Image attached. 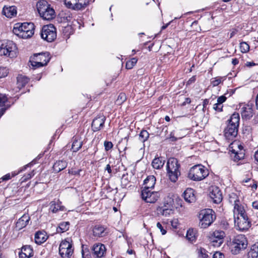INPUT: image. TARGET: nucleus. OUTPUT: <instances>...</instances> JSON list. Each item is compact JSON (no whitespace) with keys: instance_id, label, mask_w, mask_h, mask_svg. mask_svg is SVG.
<instances>
[{"instance_id":"4","label":"nucleus","mask_w":258,"mask_h":258,"mask_svg":"<svg viewBox=\"0 0 258 258\" xmlns=\"http://www.w3.org/2000/svg\"><path fill=\"white\" fill-rule=\"evenodd\" d=\"M209 175L208 170L205 166L196 165L192 166L189 170L188 177L193 181H201Z\"/></svg>"},{"instance_id":"20","label":"nucleus","mask_w":258,"mask_h":258,"mask_svg":"<svg viewBox=\"0 0 258 258\" xmlns=\"http://www.w3.org/2000/svg\"><path fill=\"white\" fill-rule=\"evenodd\" d=\"M183 195L184 199L186 202L189 203L195 202L196 197L195 195V191L192 188H186L184 191Z\"/></svg>"},{"instance_id":"40","label":"nucleus","mask_w":258,"mask_h":258,"mask_svg":"<svg viewBox=\"0 0 258 258\" xmlns=\"http://www.w3.org/2000/svg\"><path fill=\"white\" fill-rule=\"evenodd\" d=\"M149 137V134L146 130H142L139 134V139L143 143L147 140Z\"/></svg>"},{"instance_id":"10","label":"nucleus","mask_w":258,"mask_h":258,"mask_svg":"<svg viewBox=\"0 0 258 258\" xmlns=\"http://www.w3.org/2000/svg\"><path fill=\"white\" fill-rule=\"evenodd\" d=\"M74 248L73 241L71 238L62 240L59 246V253L62 258H70L73 254Z\"/></svg>"},{"instance_id":"29","label":"nucleus","mask_w":258,"mask_h":258,"mask_svg":"<svg viewBox=\"0 0 258 258\" xmlns=\"http://www.w3.org/2000/svg\"><path fill=\"white\" fill-rule=\"evenodd\" d=\"M29 79L26 76L19 75L17 78V88L20 90L29 82Z\"/></svg>"},{"instance_id":"45","label":"nucleus","mask_w":258,"mask_h":258,"mask_svg":"<svg viewBox=\"0 0 258 258\" xmlns=\"http://www.w3.org/2000/svg\"><path fill=\"white\" fill-rule=\"evenodd\" d=\"M240 49L242 53H246L249 50V46L245 42H242L240 43Z\"/></svg>"},{"instance_id":"39","label":"nucleus","mask_w":258,"mask_h":258,"mask_svg":"<svg viewBox=\"0 0 258 258\" xmlns=\"http://www.w3.org/2000/svg\"><path fill=\"white\" fill-rule=\"evenodd\" d=\"M178 132V131H176L172 132L170 133V138L173 139L172 141L181 139L182 138L185 136V133L180 134H179V133Z\"/></svg>"},{"instance_id":"51","label":"nucleus","mask_w":258,"mask_h":258,"mask_svg":"<svg viewBox=\"0 0 258 258\" xmlns=\"http://www.w3.org/2000/svg\"><path fill=\"white\" fill-rule=\"evenodd\" d=\"M104 146L105 147V150L106 151H109V150L111 149L113 147V144L111 142L109 141H105L104 143Z\"/></svg>"},{"instance_id":"32","label":"nucleus","mask_w":258,"mask_h":258,"mask_svg":"<svg viewBox=\"0 0 258 258\" xmlns=\"http://www.w3.org/2000/svg\"><path fill=\"white\" fill-rule=\"evenodd\" d=\"M68 165V163L66 161L59 160L56 161L53 166V169L56 172H59L65 169Z\"/></svg>"},{"instance_id":"23","label":"nucleus","mask_w":258,"mask_h":258,"mask_svg":"<svg viewBox=\"0 0 258 258\" xmlns=\"http://www.w3.org/2000/svg\"><path fill=\"white\" fill-rule=\"evenodd\" d=\"M83 141L79 136H76L73 138L72 150L73 152H77L82 147Z\"/></svg>"},{"instance_id":"49","label":"nucleus","mask_w":258,"mask_h":258,"mask_svg":"<svg viewBox=\"0 0 258 258\" xmlns=\"http://www.w3.org/2000/svg\"><path fill=\"white\" fill-rule=\"evenodd\" d=\"M126 100V96L124 93H120L116 100V102L118 104H121Z\"/></svg>"},{"instance_id":"61","label":"nucleus","mask_w":258,"mask_h":258,"mask_svg":"<svg viewBox=\"0 0 258 258\" xmlns=\"http://www.w3.org/2000/svg\"><path fill=\"white\" fill-rule=\"evenodd\" d=\"M105 170H106L109 174L112 173V170L111 169V166L109 164H107L105 168Z\"/></svg>"},{"instance_id":"46","label":"nucleus","mask_w":258,"mask_h":258,"mask_svg":"<svg viewBox=\"0 0 258 258\" xmlns=\"http://www.w3.org/2000/svg\"><path fill=\"white\" fill-rule=\"evenodd\" d=\"M173 204V200L169 197H166L164 199L163 206L164 207L172 208Z\"/></svg>"},{"instance_id":"59","label":"nucleus","mask_w":258,"mask_h":258,"mask_svg":"<svg viewBox=\"0 0 258 258\" xmlns=\"http://www.w3.org/2000/svg\"><path fill=\"white\" fill-rule=\"evenodd\" d=\"M221 226L222 227V228L226 230L229 228V225L227 222L223 221L221 223Z\"/></svg>"},{"instance_id":"2","label":"nucleus","mask_w":258,"mask_h":258,"mask_svg":"<svg viewBox=\"0 0 258 258\" xmlns=\"http://www.w3.org/2000/svg\"><path fill=\"white\" fill-rule=\"evenodd\" d=\"M239 120V114L236 112L233 113L230 119L227 120L228 123L224 131V135L227 139H232L237 136Z\"/></svg>"},{"instance_id":"48","label":"nucleus","mask_w":258,"mask_h":258,"mask_svg":"<svg viewBox=\"0 0 258 258\" xmlns=\"http://www.w3.org/2000/svg\"><path fill=\"white\" fill-rule=\"evenodd\" d=\"M8 74V70L6 68L0 67V78L6 77Z\"/></svg>"},{"instance_id":"50","label":"nucleus","mask_w":258,"mask_h":258,"mask_svg":"<svg viewBox=\"0 0 258 258\" xmlns=\"http://www.w3.org/2000/svg\"><path fill=\"white\" fill-rule=\"evenodd\" d=\"M81 171H82L81 169L76 170L74 168H72L71 169H69L68 173L70 174H72V175H77V176H80V172Z\"/></svg>"},{"instance_id":"33","label":"nucleus","mask_w":258,"mask_h":258,"mask_svg":"<svg viewBox=\"0 0 258 258\" xmlns=\"http://www.w3.org/2000/svg\"><path fill=\"white\" fill-rule=\"evenodd\" d=\"M165 162V161L163 157H157L153 159L152 165L154 169H159L163 167Z\"/></svg>"},{"instance_id":"22","label":"nucleus","mask_w":258,"mask_h":258,"mask_svg":"<svg viewBox=\"0 0 258 258\" xmlns=\"http://www.w3.org/2000/svg\"><path fill=\"white\" fill-rule=\"evenodd\" d=\"M3 14L8 18H11L17 14V9L15 6H5L3 8Z\"/></svg>"},{"instance_id":"14","label":"nucleus","mask_w":258,"mask_h":258,"mask_svg":"<svg viewBox=\"0 0 258 258\" xmlns=\"http://www.w3.org/2000/svg\"><path fill=\"white\" fill-rule=\"evenodd\" d=\"M234 225L236 229L241 231H246L250 227L247 215L234 218Z\"/></svg>"},{"instance_id":"54","label":"nucleus","mask_w":258,"mask_h":258,"mask_svg":"<svg viewBox=\"0 0 258 258\" xmlns=\"http://www.w3.org/2000/svg\"><path fill=\"white\" fill-rule=\"evenodd\" d=\"M171 225L173 228L177 229L179 225L178 220L177 219H173L171 221Z\"/></svg>"},{"instance_id":"41","label":"nucleus","mask_w":258,"mask_h":258,"mask_svg":"<svg viewBox=\"0 0 258 258\" xmlns=\"http://www.w3.org/2000/svg\"><path fill=\"white\" fill-rule=\"evenodd\" d=\"M64 4L69 9L75 10L77 0H64Z\"/></svg>"},{"instance_id":"60","label":"nucleus","mask_w":258,"mask_h":258,"mask_svg":"<svg viewBox=\"0 0 258 258\" xmlns=\"http://www.w3.org/2000/svg\"><path fill=\"white\" fill-rule=\"evenodd\" d=\"M196 77L195 76L191 77L187 81V85H190L196 81Z\"/></svg>"},{"instance_id":"17","label":"nucleus","mask_w":258,"mask_h":258,"mask_svg":"<svg viewBox=\"0 0 258 258\" xmlns=\"http://www.w3.org/2000/svg\"><path fill=\"white\" fill-rule=\"evenodd\" d=\"M106 117L104 115H100L96 117L92 122V128L94 132L100 130L103 128Z\"/></svg>"},{"instance_id":"58","label":"nucleus","mask_w":258,"mask_h":258,"mask_svg":"<svg viewBox=\"0 0 258 258\" xmlns=\"http://www.w3.org/2000/svg\"><path fill=\"white\" fill-rule=\"evenodd\" d=\"M213 258H224V255L220 252H216L213 256Z\"/></svg>"},{"instance_id":"21","label":"nucleus","mask_w":258,"mask_h":258,"mask_svg":"<svg viewBox=\"0 0 258 258\" xmlns=\"http://www.w3.org/2000/svg\"><path fill=\"white\" fill-rule=\"evenodd\" d=\"M30 220V217L28 214H24L19 219L16 224V227L18 230H21L26 227Z\"/></svg>"},{"instance_id":"1","label":"nucleus","mask_w":258,"mask_h":258,"mask_svg":"<svg viewBox=\"0 0 258 258\" xmlns=\"http://www.w3.org/2000/svg\"><path fill=\"white\" fill-rule=\"evenodd\" d=\"M248 245V240L244 234L234 236L230 240L229 247L233 254H238L245 250Z\"/></svg>"},{"instance_id":"19","label":"nucleus","mask_w":258,"mask_h":258,"mask_svg":"<svg viewBox=\"0 0 258 258\" xmlns=\"http://www.w3.org/2000/svg\"><path fill=\"white\" fill-rule=\"evenodd\" d=\"M92 250L93 253L97 257H102L106 252V248L104 244L102 243H96L94 244Z\"/></svg>"},{"instance_id":"57","label":"nucleus","mask_w":258,"mask_h":258,"mask_svg":"<svg viewBox=\"0 0 258 258\" xmlns=\"http://www.w3.org/2000/svg\"><path fill=\"white\" fill-rule=\"evenodd\" d=\"M34 175V171L33 170L28 174H27L26 176L24 177V179L23 180V181H26L27 180L30 179L32 177H33Z\"/></svg>"},{"instance_id":"30","label":"nucleus","mask_w":258,"mask_h":258,"mask_svg":"<svg viewBox=\"0 0 258 258\" xmlns=\"http://www.w3.org/2000/svg\"><path fill=\"white\" fill-rule=\"evenodd\" d=\"M157 212L158 215L168 217L173 213V211L172 208L161 206L157 208Z\"/></svg>"},{"instance_id":"37","label":"nucleus","mask_w":258,"mask_h":258,"mask_svg":"<svg viewBox=\"0 0 258 258\" xmlns=\"http://www.w3.org/2000/svg\"><path fill=\"white\" fill-rule=\"evenodd\" d=\"M21 252L29 257L33 256V249L30 245H26L23 246L22 248Z\"/></svg>"},{"instance_id":"47","label":"nucleus","mask_w":258,"mask_h":258,"mask_svg":"<svg viewBox=\"0 0 258 258\" xmlns=\"http://www.w3.org/2000/svg\"><path fill=\"white\" fill-rule=\"evenodd\" d=\"M222 81V77H216L211 79V84L213 87L217 86Z\"/></svg>"},{"instance_id":"42","label":"nucleus","mask_w":258,"mask_h":258,"mask_svg":"<svg viewBox=\"0 0 258 258\" xmlns=\"http://www.w3.org/2000/svg\"><path fill=\"white\" fill-rule=\"evenodd\" d=\"M138 59L136 57H133L126 62L125 67L127 69H132L137 63Z\"/></svg>"},{"instance_id":"13","label":"nucleus","mask_w":258,"mask_h":258,"mask_svg":"<svg viewBox=\"0 0 258 258\" xmlns=\"http://www.w3.org/2000/svg\"><path fill=\"white\" fill-rule=\"evenodd\" d=\"M225 236V233L223 231L217 230L210 233L209 238L214 246L219 247L223 243Z\"/></svg>"},{"instance_id":"8","label":"nucleus","mask_w":258,"mask_h":258,"mask_svg":"<svg viewBox=\"0 0 258 258\" xmlns=\"http://www.w3.org/2000/svg\"><path fill=\"white\" fill-rule=\"evenodd\" d=\"M0 55L13 58L17 55L16 44L10 40L0 41Z\"/></svg>"},{"instance_id":"11","label":"nucleus","mask_w":258,"mask_h":258,"mask_svg":"<svg viewBox=\"0 0 258 258\" xmlns=\"http://www.w3.org/2000/svg\"><path fill=\"white\" fill-rule=\"evenodd\" d=\"M56 28L52 24L44 25L41 30V38L47 42L53 41L56 38Z\"/></svg>"},{"instance_id":"36","label":"nucleus","mask_w":258,"mask_h":258,"mask_svg":"<svg viewBox=\"0 0 258 258\" xmlns=\"http://www.w3.org/2000/svg\"><path fill=\"white\" fill-rule=\"evenodd\" d=\"M89 4V0H77V6L75 8V11L84 9Z\"/></svg>"},{"instance_id":"56","label":"nucleus","mask_w":258,"mask_h":258,"mask_svg":"<svg viewBox=\"0 0 258 258\" xmlns=\"http://www.w3.org/2000/svg\"><path fill=\"white\" fill-rule=\"evenodd\" d=\"M226 99L227 98L225 96H221L217 98V103L223 105V103H224L226 100Z\"/></svg>"},{"instance_id":"52","label":"nucleus","mask_w":258,"mask_h":258,"mask_svg":"<svg viewBox=\"0 0 258 258\" xmlns=\"http://www.w3.org/2000/svg\"><path fill=\"white\" fill-rule=\"evenodd\" d=\"M191 27L194 29L195 31L199 32L201 30L200 27L198 25L197 21H195L191 23Z\"/></svg>"},{"instance_id":"63","label":"nucleus","mask_w":258,"mask_h":258,"mask_svg":"<svg viewBox=\"0 0 258 258\" xmlns=\"http://www.w3.org/2000/svg\"><path fill=\"white\" fill-rule=\"evenodd\" d=\"M255 65V63L253 62H246L245 66L247 67H251Z\"/></svg>"},{"instance_id":"35","label":"nucleus","mask_w":258,"mask_h":258,"mask_svg":"<svg viewBox=\"0 0 258 258\" xmlns=\"http://www.w3.org/2000/svg\"><path fill=\"white\" fill-rule=\"evenodd\" d=\"M247 258H258V244L252 245L247 254Z\"/></svg>"},{"instance_id":"12","label":"nucleus","mask_w":258,"mask_h":258,"mask_svg":"<svg viewBox=\"0 0 258 258\" xmlns=\"http://www.w3.org/2000/svg\"><path fill=\"white\" fill-rule=\"evenodd\" d=\"M231 157L234 161H238L244 157V150L243 147L238 142L232 143L230 146Z\"/></svg>"},{"instance_id":"25","label":"nucleus","mask_w":258,"mask_h":258,"mask_svg":"<svg viewBox=\"0 0 258 258\" xmlns=\"http://www.w3.org/2000/svg\"><path fill=\"white\" fill-rule=\"evenodd\" d=\"M241 114L243 119H249L253 116V110L249 105L244 106L241 109Z\"/></svg>"},{"instance_id":"26","label":"nucleus","mask_w":258,"mask_h":258,"mask_svg":"<svg viewBox=\"0 0 258 258\" xmlns=\"http://www.w3.org/2000/svg\"><path fill=\"white\" fill-rule=\"evenodd\" d=\"M8 100L7 96L3 94L0 93V117L4 114L6 110L10 107V105L6 104Z\"/></svg>"},{"instance_id":"62","label":"nucleus","mask_w":258,"mask_h":258,"mask_svg":"<svg viewBox=\"0 0 258 258\" xmlns=\"http://www.w3.org/2000/svg\"><path fill=\"white\" fill-rule=\"evenodd\" d=\"M252 205L254 209L258 210V201L253 202Z\"/></svg>"},{"instance_id":"31","label":"nucleus","mask_w":258,"mask_h":258,"mask_svg":"<svg viewBox=\"0 0 258 258\" xmlns=\"http://www.w3.org/2000/svg\"><path fill=\"white\" fill-rule=\"evenodd\" d=\"M47 237L44 232L38 231L37 232L34 236V240L36 243L38 244H41L44 242Z\"/></svg>"},{"instance_id":"44","label":"nucleus","mask_w":258,"mask_h":258,"mask_svg":"<svg viewBox=\"0 0 258 258\" xmlns=\"http://www.w3.org/2000/svg\"><path fill=\"white\" fill-rule=\"evenodd\" d=\"M198 258H208L207 251L203 248H200L198 249Z\"/></svg>"},{"instance_id":"55","label":"nucleus","mask_w":258,"mask_h":258,"mask_svg":"<svg viewBox=\"0 0 258 258\" xmlns=\"http://www.w3.org/2000/svg\"><path fill=\"white\" fill-rule=\"evenodd\" d=\"M157 227L160 229V232H161L162 235H165L167 231L164 229L163 227L162 226L160 222H158L157 223Z\"/></svg>"},{"instance_id":"7","label":"nucleus","mask_w":258,"mask_h":258,"mask_svg":"<svg viewBox=\"0 0 258 258\" xmlns=\"http://www.w3.org/2000/svg\"><path fill=\"white\" fill-rule=\"evenodd\" d=\"M199 218L200 226L202 228H206L214 222L216 219L214 211L210 209H204L200 211Z\"/></svg>"},{"instance_id":"9","label":"nucleus","mask_w":258,"mask_h":258,"mask_svg":"<svg viewBox=\"0 0 258 258\" xmlns=\"http://www.w3.org/2000/svg\"><path fill=\"white\" fill-rule=\"evenodd\" d=\"M50 59L49 53L46 52L34 54L31 57L29 62L33 69H36L46 65Z\"/></svg>"},{"instance_id":"53","label":"nucleus","mask_w":258,"mask_h":258,"mask_svg":"<svg viewBox=\"0 0 258 258\" xmlns=\"http://www.w3.org/2000/svg\"><path fill=\"white\" fill-rule=\"evenodd\" d=\"M223 105L218 103H216L213 105V109L218 112H221L222 111Z\"/></svg>"},{"instance_id":"16","label":"nucleus","mask_w":258,"mask_h":258,"mask_svg":"<svg viewBox=\"0 0 258 258\" xmlns=\"http://www.w3.org/2000/svg\"><path fill=\"white\" fill-rule=\"evenodd\" d=\"M209 196L213 202L216 204L221 203L223 199L221 191L217 186L211 187Z\"/></svg>"},{"instance_id":"34","label":"nucleus","mask_w":258,"mask_h":258,"mask_svg":"<svg viewBox=\"0 0 258 258\" xmlns=\"http://www.w3.org/2000/svg\"><path fill=\"white\" fill-rule=\"evenodd\" d=\"M70 223L68 221H63L59 223L56 228L57 233H63L67 231L70 228Z\"/></svg>"},{"instance_id":"43","label":"nucleus","mask_w":258,"mask_h":258,"mask_svg":"<svg viewBox=\"0 0 258 258\" xmlns=\"http://www.w3.org/2000/svg\"><path fill=\"white\" fill-rule=\"evenodd\" d=\"M229 201L230 203L233 204L234 205H235V204L240 203L238 197L234 193H232L229 195Z\"/></svg>"},{"instance_id":"64","label":"nucleus","mask_w":258,"mask_h":258,"mask_svg":"<svg viewBox=\"0 0 258 258\" xmlns=\"http://www.w3.org/2000/svg\"><path fill=\"white\" fill-rule=\"evenodd\" d=\"M30 257L28 256L26 254L23 253L22 252H20L19 253V258H30Z\"/></svg>"},{"instance_id":"5","label":"nucleus","mask_w":258,"mask_h":258,"mask_svg":"<svg viewBox=\"0 0 258 258\" xmlns=\"http://www.w3.org/2000/svg\"><path fill=\"white\" fill-rule=\"evenodd\" d=\"M37 9L41 18L44 20H50L54 17V11L50 7L48 3L41 0L37 3Z\"/></svg>"},{"instance_id":"3","label":"nucleus","mask_w":258,"mask_h":258,"mask_svg":"<svg viewBox=\"0 0 258 258\" xmlns=\"http://www.w3.org/2000/svg\"><path fill=\"white\" fill-rule=\"evenodd\" d=\"M34 29L35 26L32 23H18L15 24L13 32L19 37L27 39L34 34Z\"/></svg>"},{"instance_id":"24","label":"nucleus","mask_w":258,"mask_h":258,"mask_svg":"<svg viewBox=\"0 0 258 258\" xmlns=\"http://www.w3.org/2000/svg\"><path fill=\"white\" fill-rule=\"evenodd\" d=\"M50 205V209L53 213L59 211H63L64 210V207L61 205V202L59 200L51 202Z\"/></svg>"},{"instance_id":"18","label":"nucleus","mask_w":258,"mask_h":258,"mask_svg":"<svg viewBox=\"0 0 258 258\" xmlns=\"http://www.w3.org/2000/svg\"><path fill=\"white\" fill-rule=\"evenodd\" d=\"M93 235L95 237H102L108 233L106 228L101 225H96L92 229Z\"/></svg>"},{"instance_id":"6","label":"nucleus","mask_w":258,"mask_h":258,"mask_svg":"<svg viewBox=\"0 0 258 258\" xmlns=\"http://www.w3.org/2000/svg\"><path fill=\"white\" fill-rule=\"evenodd\" d=\"M179 164L176 158H170L167 162L166 168L170 180L173 182H176L180 174L179 170Z\"/></svg>"},{"instance_id":"28","label":"nucleus","mask_w":258,"mask_h":258,"mask_svg":"<svg viewBox=\"0 0 258 258\" xmlns=\"http://www.w3.org/2000/svg\"><path fill=\"white\" fill-rule=\"evenodd\" d=\"M233 215L234 218H236L237 216L246 215L244 207L240 204V203L235 204V205H234Z\"/></svg>"},{"instance_id":"27","label":"nucleus","mask_w":258,"mask_h":258,"mask_svg":"<svg viewBox=\"0 0 258 258\" xmlns=\"http://www.w3.org/2000/svg\"><path fill=\"white\" fill-rule=\"evenodd\" d=\"M156 183V178L153 175L148 176L144 181V187L143 189H152Z\"/></svg>"},{"instance_id":"15","label":"nucleus","mask_w":258,"mask_h":258,"mask_svg":"<svg viewBox=\"0 0 258 258\" xmlns=\"http://www.w3.org/2000/svg\"><path fill=\"white\" fill-rule=\"evenodd\" d=\"M142 198L147 203H154L159 197L158 192L151 191V189H143L141 194Z\"/></svg>"},{"instance_id":"38","label":"nucleus","mask_w":258,"mask_h":258,"mask_svg":"<svg viewBox=\"0 0 258 258\" xmlns=\"http://www.w3.org/2000/svg\"><path fill=\"white\" fill-rule=\"evenodd\" d=\"M186 237L189 241L191 242H193L196 240V233L193 229H189L187 230Z\"/></svg>"}]
</instances>
